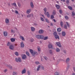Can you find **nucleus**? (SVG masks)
Wrapping results in <instances>:
<instances>
[{
	"instance_id": "nucleus-1",
	"label": "nucleus",
	"mask_w": 75,
	"mask_h": 75,
	"mask_svg": "<svg viewBox=\"0 0 75 75\" xmlns=\"http://www.w3.org/2000/svg\"><path fill=\"white\" fill-rule=\"evenodd\" d=\"M30 51L31 54H32L33 56H34L35 55H38V54L37 53V52H36V51H33L32 49H30Z\"/></svg>"
},
{
	"instance_id": "nucleus-2",
	"label": "nucleus",
	"mask_w": 75,
	"mask_h": 75,
	"mask_svg": "<svg viewBox=\"0 0 75 75\" xmlns=\"http://www.w3.org/2000/svg\"><path fill=\"white\" fill-rule=\"evenodd\" d=\"M53 35L56 39H59V36L57 35V33L56 32H54Z\"/></svg>"
},
{
	"instance_id": "nucleus-3",
	"label": "nucleus",
	"mask_w": 75,
	"mask_h": 75,
	"mask_svg": "<svg viewBox=\"0 0 75 75\" xmlns=\"http://www.w3.org/2000/svg\"><path fill=\"white\" fill-rule=\"evenodd\" d=\"M15 61L16 62H21V59L20 57L16 58H15Z\"/></svg>"
},
{
	"instance_id": "nucleus-4",
	"label": "nucleus",
	"mask_w": 75,
	"mask_h": 75,
	"mask_svg": "<svg viewBox=\"0 0 75 75\" xmlns=\"http://www.w3.org/2000/svg\"><path fill=\"white\" fill-rule=\"evenodd\" d=\"M25 73H26V69L25 68L22 70L21 74L23 75V74H25Z\"/></svg>"
},
{
	"instance_id": "nucleus-5",
	"label": "nucleus",
	"mask_w": 75,
	"mask_h": 75,
	"mask_svg": "<svg viewBox=\"0 0 75 75\" xmlns=\"http://www.w3.org/2000/svg\"><path fill=\"white\" fill-rule=\"evenodd\" d=\"M56 45H57L59 47H61V43L59 42H56Z\"/></svg>"
},
{
	"instance_id": "nucleus-6",
	"label": "nucleus",
	"mask_w": 75,
	"mask_h": 75,
	"mask_svg": "<svg viewBox=\"0 0 75 75\" xmlns=\"http://www.w3.org/2000/svg\"><path fill=\"white\" fill-rule=\"evenodd\" d=\"M22 58L23 59H27L26 55L25 54H23L22 55Z\"/></svg>"
},
{
	"instance_id": "nucleus-7",
	"label": "nucleus",
	"mask_w": 75,
	"mask_h": 75,
	"mask_svg": "<svg viewBox=\"0 0 75 75\" xmlns=\"http://www.w3.org/2000/svg\"><path fill=\"white\" fill-rule=\"evenodd\" d=\"M6 66L7 67H8V68H10V69H12V66L10 64H6Z\"/></svg>"
},
{
	"instance_id": "nucleus-8",
	"label": "nucleus",
	"mask_w": 75,
	"mask_h": 75,
	"mask_svg": "<svg viewBox=\"0 0 75 75\" xmlns=\"http://www.w3.org/2000/svg\"><path fill=\"white\" fill-rule=\"evenodd\" d=\"M48 47V48H49L50 49H51L53 47L52 46V44H49Z\"/></svg>"
},
{
	"instance_id": "nucleus-9",
	"label": "nucleus",
	"mask_w": 75,
	"mask_h": 75,
	"mask_svg": "<svg viewBox=\"0 0 75 75\" xmlns=\"http://www.w3.org/2000/svg\"><path fill=\"white\" fill-rule=\"evenodd\" d=\"M9 48L12 50H14V46L12 45H11L9 46Z\"/></svg>"
},
{
	"instance_id": "nucleus-10",
	"label": "nucleus",
	"mask_w": 75,
	"mask_h": 75,
	"mask_svg": "<svg viewBox=\"0 0 75 75\" xmlns=\"http://www.w3.org/2000/svg\"><path fill=\"white\" fill-rule=\"evenodd\" d=\"M4 35L5 37H7V35H8V33H7V32H4Z\"/></svg>"
},
{
	"instance_id": "nucleus-11",
	"label": "nucleus",
	"mask_w": 75,
	"mask_h": 75,
	"mask_svg": "<svg viewBox=\"0 0 75 75\" xmlns=\"http://www.w3.org/2000/svg\"><path fill=\"white\" fill-rule=\"evenodd\" d=\"M27 17L28 18L30 17H33V14L32 13H31L29 15H27Z\"/></svg>"
},
{
	"instance_id": "nucleus-12",
	"label": "nucleus",
	"mask_w": 75,
	"mask_h": 75,
	"mask_svg": "<svg viewBox=\"0 0 75 75\" xmlns=\"http://www.w3.org/2000/svg\"><path fill=\"white\" fill-rule=\"evenodd\" d=\"M44 33V30H40L39 31V34H42Z\"/></svg>"
},
{
	"instance_id": "nucleus-13",
	"label": "nucleus",
	"mask_w": 75,
	"mask_h": 75,
	"mask_svg": "<svg viewBox=\"0 0 75 75\" xmlns=\"http://www.w3.org/2000/svg\"><path fill=\"white\" fill-rule=\"evenodd\" d=\"M31 9H29L27 10L26 11V13L28 14L30 13V12H31Z\"/></svg>"
},
{
	"instance_id": "nucleus-14",
	"label": "nucleus",
	"mask_w": 75,
	"mask_h": 75,
	"mask_svg": "<svg viewBox=\"0 0 75 75\" xmlns=\"http://www.w3.org/2000/svg\"><path fill=\"white\" fill-rule=\"evenodd\" d=\"M9 21H9V19L8 18H6L5 19V22L6 24H8V23H9Z\"/></svg>"
},
{
	"instance_id": "nucleus-15",
	"label": "nucleus",
	"mask_w": 75,
	"mask_h": 75,
	"mask_svg": "<svg viewBox=\"0 0 75 75\" xmlns=\"http://www.w3.org/2000/svg\"><path fill=\"white\" fill-rule=\"evenodd\" d=\"M20 38L21 39L22 41H25V39H24V38L22 36H20Z\"/></svg>"
},
{
	"instance_id": "nucleus-16",
	"label": "nucleus",
	"mask_w": 75,
	"mask_h": 75,
	"mask_svg": "<svg viewBox=\"0 0 75 75\" xmlns=\"http://www.w3.org/2000/svg\"><path fill=\"white\" fill-rule=\"evenodd\" d=\"M35 37L36 38H38V39H40V35H37L35 36Z\"/></svg>"
},
{
	"instance_id": "nucleus-17",
	"label": "nucleus",
	"mask_w": 75,
	"mask_h": 75,
	"mask_svg": "<svg viewBox=\"0 0 75 75\" xmlns=\"http://www.w3.org/2000/svg\"><path fill=\"white\" fill-rule=\"evenodd\" d=\"M56 51L57 52H59V51H60V49H59L58 48H57L56 49Z\"/></svg>"
},
{
	"instance_id": "nucleus-18",
	"label": "nucleus",
	"mask_w": 75,
	"mask_h": 75,
	"mask_svg": "<svg viewBox=\"0 0 75 75\" xmlns=\"http://www.w3.org/2000/svg\"><path fill=\"white\" fill-rule=\"evenodd\" d=\"M62 36H65V35H66V33L64 32H62Z\"/></svg>"
},
{
	"instance_id": "nucleus-19",
	"label": "nucleus",
	"mask_w": 75,
	"mask_h": 75,
	"mask_svg": "<svg viewBox=\"0 0 75 75\" xmlns=\"http://www.w3.org/2000/svg\"><path fill=\"white\" fill-rule=\"evenodd\" d=\"M12 74L13 75H17V73L16 71H13Z\"/></svg>"
},
{
	"instance_id": "nucleus-20",
	"label": "nucleus",
	"mask_w": 75,
	"mask_h": 75,
	"mask_svg": "<svg viewBox=\"0 0 75 75\" xmlns=\"http://www.w3.org/2000/svg\"><path fill=\"white\" fill-rule=\"evenodd\" d=\"M46 15L48 17H50V13L48 12H47L46 13Z\"/></svg>"
},
{
	"instance_id": "nucleus-21",
	"label": "nucleus",
	"mask_w": 75,
	"mask_h": 75,
	"mask_svg": "<svg viewBox=\"0 0 75 75\" xmlns=\"http://www.w3.org/2000/svg\"><path fill=\"white\" fill-rule=\"evenodd\" d=\"M21 47L23 48V47H24V43L23 42H21Z\"/></svg>"
},
{
	"instance_id": "nucleus-22",
	"label": "nucleus",
	"mask_w": 75,
	"mask_h": 75,
	"mask_svg": "<svg viewBox=\"0 0 75 75\" xmlns=\"http://www.w3.org/2000/svg\"><path fill=\"white\" fill-rule=\"evenodd\" d=\"M48 36L45 37L44 38V40H48Z\"/></svg>"
},
{
	"instance_id": "nucleus-23",
	"label": "nucleus",
	"mask_w": 75,
	"mask_h": 75,
	"mask_svg": "<svg viewBox=\"0 0 75 75\" xmlns=\"http://www.w3.org/2000/svg\"><path fill=\"white\" fill-rule=\"evenodd\" d=\"M15 39L13 38H11V42H14V41H15Z\"/></svg>"
},
{
	"instance_id": "nucleus-24",
	"label": "nucleus",
	"mask_w": 75,
	"mask_h": 75,
	"mask_svg": "<svg viewBox=\"0 0 75 75\" xmlns=\"http://www.w3.org/2000/svg\"><path fill=\"white\" fill-rule=\"evenodd\" d=\"M40 39H43V38H44V36L43 35H40Z\"/></svg>"
},
{
	"instance_id": "nucleus-25",
	"label": "nucleus",
	"mask_w": 75,
	"mask_h": 75,
	"mask_svg": "<svg viewBox=\"0 0 75 75\" xmlns=\"http://www.w3.org/2000/svg\"><path fill=\"white\" fill-rule=\"evenodd\" d=\"M31 31H35V28H34L33 27H31Z\"/></svg>"
},
{
	"instance_id": "nucleus-26",
	"label": "nucleus",
	"mask_w": 75,
	"mask_h": 75,
	"mask_svg": "<svg viewBox=\"0 0 75 75\" xmlns=\"http://www.w3.org/2000/svg\"><path fill=\"white\" fill-rule=\"evenodd\" d=\"M57 31L58 32H60L61 31V28H59L57 29Z\"/></svg>"
},
{
	"instance_id": "nucleus-27",
	"label": "nucleus",
	"mask_w": 75,
	"mask_h": 75,
	"mask_svg": "<svg viewBox=\"0 0 75 75\" xmlns=\"http://www.w3.org/2000/svg\"><path fill=\"white\" fill-rule=\"evenodd\" d=\"M30 5L31 7H32V8H33V7H34V5H33V2H31Z\"/></svg>"
},
{
	"instance_id": "nucleus-28",
	"label": "nucleus",
	"mask_w": 75,
	"mask_h": 75,
	"mask_svg": "<svg viewBox=\"0 0 75 75\" xmlns=\"http://www.w3.org/2000/svg\"><path fill=\"white\" fill-rule=\"evenodd\" d=\"M37 49L38 51H41V48L39 46L37 47Z\"/></svg>"
},
{
	"instance_id": "nucleus-29",
	"label": "nucleus",
	"mask_w": 75,
	"mask_h": 75,
	"mask_svg": "<svg viewBox=\"0 0 75 75\" xmlns=\"http://www.w3.org/2000/svg\"><path fill=\"white\" fill-rule=\"evenodd\" d=\"M55 6L57 9L59 8V5L57 4L55 5Z\"/></svg>"
},
{
	"instance_id": "nucleus-30",
	"label": "nucleus",
	"mask_w": 75,
	"mask_h": 75,
	"mask_svg": "<svg viewBox=\"0 0 75 75\" xmlns=\"http://www.w3.org/2000/svg\"><path fill=\"white\" fill-rule=\"evenodd\" d=\"M45 20L47 23H50V21H49V20H48V19L46 18L45 19Z\"/></svg>"
},
{
	"instance_id": "nucleus-31",
	"label": "nucleus",
	"mask_w": 75,
	"mask_h": 75,
	"mask_svg": "<svg viewBox=\"0 0 75 75\" xmlns=\"http://www.w3.org/2000/svg\"><path fill=\"white\" fill-rule=\"evenodd\" d=\"M12 4L13 5V6H14L15 7H17V5L16 4V3H15Z\"/></svg>"
},
{
	"instance_id": "nucleus-32",
	"label": "nucleus",
	"mask_w": 75,
	"mask_h": 75,
	"mask_svg": "<svg viewBox=\"0 0 75 75\" xmlns=\"http://www.w3.org/2000/svg\"><path fill=\"white\" fill-rule=\"evenodd\" d=\"M60 25H61V27H63V26H64V23H63V22H60Z\"/></svg>"
},
{
	"instance_id": "nucleus-33",
	"label": "nucleus",
	"mask_w": 75,
	"mask_h": 75,
	"mask_svg": "<svg viewBox=\"0 0 75 75\" xmlns=\"http://www.w3.org/2000/svg\"><path fill=\"white\" fill-rule=\"evenodd\" d=\"M11 43L10 42H8L7 43V46H10L11 45Z\"/></svg>"
},
{
	"instance_id": "nucleus-34",
	"label": "nucleus",
	"mask_w": 75,
	"mask_h": 75,
	"mask_svg": "<svg viewBox=\"0 0 75 75\" xmlns=\"http://www.w3.org/2000/svg\"><path fill=\"white\" fill-rule=\"evenodd\" d=\"M40 67H41V66H40V65H39L38 66L37 69V71H39V70H40Z\"/></svg>"
},
{
	"instance_id": "nucleus-35",
	"label": "nucleus",
	"mask_w": 75,
	"mask_h": 75,
	"mask_svg": "<svg viewBox=\"0 0 75 75\" xmlns=\"http://www.w3.org/2000/svg\"><path fill=\"white\" fill-rule=\"evenodd\" d=\"M66 23L67 24V27H69L70 26V25H69V23L68 22H66Z\"/></svg>"
},
{
	"instance_id": "nucleus-36",
	"label": "nucleus",
	"mask_w": 75,
	"mask_h": 75,
	"mask_svg": "<svg viewBox=\"0 0 75 75\" xmlns=\"http://www.w3.org/2000/svg\"><path fill=\"white\" fill-rule=\"evenodd\" d=\"M44 11L45 12L44 13L45 14H46V11H47V8H44Z\"/></svg>"
},
{
	"instance_id": "nucleus-37",
	"label": "nucleus",
	"mask_w": 75,
	"mask_h": 75,
	"mask_svg": "<svg viewBox=\"0 0 75 75\" xmlns=\"http://www.w3.org/2000/svg\"><path fill=\"white\" fill-rule=\"evenodd\" d=\"M54 18V16H53V15H51V20H52V19H53V18Z\"/></svg>"
},
{
	"instance_id": "nucleus-38",
	"label": "nucleus",
	"mask_w": 75,
	"mask_h": 75,
	"mask_svg": "<svg viewBox=\"0 0 75 75\" xmlns=\"http://www.w3.org/2000/svg\"><path fill=\"white\" fill-rule=\"evenodd\" d=\"M35 63L36 64V65H38L39 64H40L38 61L36 62Z\"/></svg>"
},
{
	"instance_id": "nucleus-39",
	"label": "nucleus",
	"mask_w": 75,
	"mask_h": 75,
	"mask_svg": "<svg viewBox=\"0 0 75 75\" xmlns=\"http://www.w3.org/2000/svg\"><path fill=\"white\" fill-rule=\"evenodd\" d=\"M69 60H70V59H69V58H67V59L66 61V62H69Z\"/></svg>"
},
{
	"instance_id": "nucleus-40",
	"label": "nucleus",
	"mask_w": 75,
	"mask_h": 75,
	"mask_svg": "<svg viewBox=\"0 0 75 75\" xmlns=\"http://www.w3.org/2000/svg\"><path fill=\"white\" fill-rule=\"evenodd\" d=\"M72 16H75V12H74V11L72 12Z\"/></svg>"
},
{
	"instance_id": "nucleus-41",
	"label": "nucleus",
	"mask_w": 75,
	"mask_h": 75,
	"mask_svg": "<svg viewBox=\"0 0 75 75\" xmlns=\"http://www.w3.org/2000/svg\"><path fill=\"white\" fill-rule=\"evenodd\" d=\"M68 8L71 10H72V8L71 6H68Z\"/></svg>"
},
{
	"instance_id": "nucleus-42",
	"label": "nucleus",
	"mask_w": 75,
	"mask_h": 75,
	"mask_svg": "<svg viewBox=\"0 0 75 75\" xmlns=\"http://www.w3.org/2000/svg\"><path fill=\"white\" fill-rule=\"evenodd\" d=\"M40 19L41 21H43V22H44V18H43L41 17H40Z\"/></svg>"
},
{
	"instance_id": "nucleus-43",
	"label": "nucleus",
	"mask_w": 75,
	"mask_h": 75,
	"mask_svg": "<svg viewBox=\"0 0 75 75\" xmlns=\"http://www.w3.org/2000/svg\"><path fill=\"white\" fill-rule=\"evenodd\" d=\"M26 54L27 55H28V56H29L30 55V54L29 53V52H26Z\"/></svg>"
},
{
	"instance_id": "nucleus-44",
	"label": "nucleus",
	"mask_w": 75,
	"mask_h": 75,
	"mask_svg": "<svg viewBox=\"0 0 75 75\" xmlns=\"http://www.w3.org/2000/svg\"><path fill=\"white\" fill-rule=\"evenodd\" d=\"M15 54L16 56H18V53L17 52H15Z\"/></svg>"
},
{
	"instance_id": "nucleus-45",
	"label": "nucleus",
	"mask_w": 75,
	"mask_h": 75,
	"mask_svg": "<svg viewBox=\"0 0 75 75\" xmlns=\"http://www.w3.org/2000/svg\"><path fill=\"white\" fill-rule=\"evenodd\" d=\"M54 75H59V73L58 72H56L55 73Z\"/></svg>"
},
{
	"instance_id": "nucleus-46",
	"label": "nucleus",
	"mask_w": 75,
	"mask_h": 75,
	"mask_svg": "<svg viewBox=\"0 0 75 75\" xmlns=\"http://www.w3.org/2000/svg\"><path fill=\"white\" fill-rule=\"evenodd\" d=\"M49 52L50 54H52V51L51 50H49Z\"/></svg>"
},
{
	"instance_id": "nucleus-47",
	"label": "nucleus",
	"mask_w": 75,
	"mask_h": 75,
	"mask_svg": "<svg viewBox=\"0 0 75 75\" xmlns=\"http://www.w3.org/2000/svg\"><path fill=\"white\" fill-rule=\"evenodd\" d=\"M11 33H14V30H13V29L11 30Z\"/></svg>"
},
{
	"instance_id": "nucleus-48",
	"label": "nucleus",
	"mask_w": 75,
	"mask_h": 75,
	"mask_svg": "<svg viewBox=\"0 0 75 75\" xmlns=\"http://www.w3.org/2000/svg\"><path fill=\"white\" fill-rule=\"evenodd\" d=\"M44 58L46 60H47L48 59V58L47 57L45 56L44 57Z\"/></svg>"
},
{
	"instance_id": "nucleus-49",
	"label": "nucleus",
	"mask_w": 75,
	"mask_h": 75,
	"mask_svg": "<svg viewBox=\"0 0 75 75\" xmlns=\"http://www.w3.org/2000/svg\"><path fill=\"white\" fill-rule=\"evenodd\" d=\"M66 3L67 4H69V0H67L66 1Z\"/></svg>"
},
{
	"instance_id": "nucleus-50",
	"label": "nucleus",
	"mask_w": 75,
	"mask_h": 75,
	"mask_svg": "<svg viewBox=\"0 0 75 75\" xmlns=\"http://www.w3.org/2000/svg\"><path fill=\"white\" fill-rule=\"evenodd\" d=\"M7 69H5L4 71V72H7Z\"/></svg>"
},
{
	"instance_id": "nucleus-51",
	"label": "nucleus",
	"mask_w": 75,
	"mask_h": 75,
	"mask_svg": "<svg viewBox=\"0 0 75 75\" xmlns=\"http://www.w3.org/2000/svg\"><path fill=\"white\" fill-rule=\"evenodd\" d=\"M65 18L66 20H68V17L67 16H65Z\"/></svg>"
},
{
	"instance_id": "nucleus-52",
	"label": "nucleus",
	"mask_w": 75,
	"mask_h": 75,
	"mask_svg": "<svg viewBox=\"0 0 75 75\" xmlns=\"http://www.w3.org/2000/svg\"><path fill=\"white\" fill-rule=\"evenodd\" d=\"M52 14L54 16L55 15V11L53 12Z\"/></svg>"
},
{
	"instance_id": "nucleus-53",
	"label": "nucleus",
	"mask_w": 75,
	"mask_h": 75,
	"mask_svg": "<svg viewBox=\"0 0 75 75\" xmlns=\"http://www.w3.org/2000/svg\"><path fill=\"white\" fill-rule=\"evenodd\" d=\"M64 28L65 29H67V27L66 25H64Z\"/></svg>"
},
{
	"instance_id": "nucleus-54",
	"label": "nucleus",
	"mask_w": 75,
	"mask_h": 75,
	"mask_svg": "<svg viewBox=\"0 0 75 75\" xmlns=\"http://www.w3.org/2000/svg\"><path fill=\"white\" fill-rule=\"evenodd\" d=\"M30 41H31V42H33V41H34V39H31Z\"/></svg>"
},
{
	"instance_id": "nucleus-55",
	"label": "nucleus",
	"mask_w": 75,
	"mask_h": 75,
	"mask_svg": "<svg viewBox=\"0 0 75 75\" xmlns=\"http://www.w3.org/2000/svg\"><path fill=\"white\" fill-rule=\"evenodd\" d=\"M59 12L60 14H61V13H62V11H61V10H59Z\"/></svg>"
},
{
	"instance_id": "nucleus-56",
	"label": "nucleus",
	"mask_w": 75,
	"mask_h": 75,
	"mask_svg": "<svg viewBox=\"0 0 75 75\" xmlns=\"http://www.w3.org/2000/svg\"><path fill=\"white\" fill-rule=\"evenodd\" d=\"M18 6L20 7V3H19L18 2Z\"/></svg>"
},
{
	"instance_id": "nucleus-57",
	"label": "nucleus",
	"mask_w": 75,
	"mask_h": 75,
	"mask_svg": "<svg viewBox=\"0 0 75 75\" xmlns=\"http://www.w3.org/2000/svg\"><path fill=\"white\" fill-rule=\"evenodd\" d=\"M15 13H16V14H18V12L17 11H15Z\"/></svg>"
},
{
	"instance_id": "nucleus-58",
	"label": "nucleus",
	"mask_w": 75,
	"mask_h": 75,
	"mask_svg": "<svg viewBox=\"0 0 75 75\" xmlns=\"http://www.w3.org/2000/svg\"><path fill=\"white\" fill-rule=\"evenodd\" d=\"M41 68L42 69H44V67L42 66L41 67Z\"/></svg>"
},
{
	"instance_id": "nucleus-59",
	"label": "nucleus",
	"mask_w": 75,
	"mask_h": 75,
	"mask_svg": "<svg viewBox=\"0 0 75 75\" xmlns=\"http://www.w3.org/2000/svg\"><path fill=\"white\" fill-rule=\"evenodd\" d=\"M28 75H30V71H28Z\"/></svg>"
},
{
	"instance_id": "nucleus-60",
	"label": "nucleus",
	"mask_w": 75,
	"mask_h": 75,
	"mask_svg": "<svg viewBox=\"0 0 75 75\" xmlns=\"http://www.w3.org/2000/svg\"><path fill=\"white\" fill-rule=\"evenodd\" d=\"M61 1H63V2H64L65 1V0H61Z\"/></svg>"
},
{
	"instance_id": "nucleus-61",
	"label": "nucleus",
	"mask_w": 75,
	"mask_h": 75,
	"mask_svg": "<svg viewBox=\"0 0 75 75\" xmlns=\"http://www.w3.org/2000/svg\"><path fill=\"white\" fill-rule=\"evenodd\" d=\"M51 25L52 26H53V23H51Z\"/></svg>"
},
{
	"instance_id": "nucleus-62",
	"label": "nucleus",
	"mask_w": 75,
	"mask_h": 75,
	"mask_svg": "<svg viewBox=\"0 0 75 75\" xmlns=\"http://www.w3.org/2000/svg\"><path fill=\"white\" fill-rule=\"evenodd\" d=\"M53 21H54V22L55 23V22H56V21H55V19H53Z\"/></svg>"
},
{
	"instance_id": "nucleus-63",
	"label": "nucleus",
	"mask_w": 75,
	"mask_h": 75,
	"mask_svg": "<svg viewBox=\"0 0 75 75\" xmlns=\"http://www.w3.org/2000/svg\"><path fill=\"white\" fill-rule=\"evenodd\" d=\"M63 52H64V53H66V51L65 50H63Z\"/></svg>"
},
{
	"instance_id": "nucleus-64",
	"label": "nucleus",
	"mask_w": 75,
	"mask_h": 75,
	"mask_svg": "<svg viewBox=\"0 0 75 75\" xmlns=\"http://www.w3.org/2000/svg\"><path fill=\"white\" fill-rule=\"evenodd\" d=\"M72 75H75V73H73L72 74Z\"/></svg>"
}]
</instances>
